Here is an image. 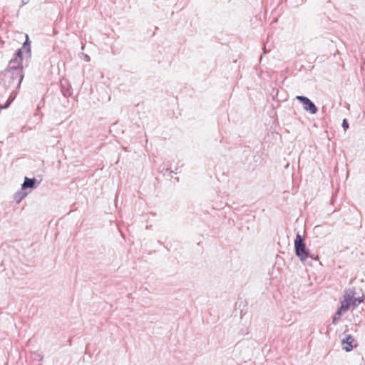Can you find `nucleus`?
<instances>
[{
  "label": "nucleus",
  "mask_w": 365,
  "mask_h": 365,
  "mask_svg": "<svg viewBox=\"0 0 365 365\" xmlns=\"http://www.w3.org/2000/svg\"><path fill=\"white\" fill-rule=\"evenodd\" d=\"M365 299V296L359 297H355V293L353 290H346L343 296V299L341 301V306L339 309L338 315L340 313L346 312L351 306L355 307L360 303L363 302Z\"/></svg>",
  "instance_id": "nucleus-1"
},
{
  "label": "nucleus",
  "mask_w": 365,
  "mask_h": 365,
  "mask_svg": "<svg viewBox=\"0 0 365 365\" xmlns=\"http://www.w3.org/2000/svg\"><path fill=\"white\" fill-rule=\"evenodd\" d=\"M24 78L23 68L18 66L9 68L4 74V79L9 83H17L19 86Z\"/></svg>",
  "instance_id": "nucleus-2"
},
{
  "label": "nucleus",
  "mask_w": 365,
  "mask_h": 365,
  "mask_svg": "<svg viewBox=\"0 0 365 365\" xmlns=\"http://www.w3.org/2000/svg\"><path fill=\"white\" fill-rule=\"evenodd\" d=\"M294 249L296 255L299 257L302 261H304L308 258L309 252L306 250L305 244L299 234H297L294 240Z\"/></svg>",
  "instance_id": "nucleus-3"
},
{
  "label": "nucleus",
  "mask_w": 365,
  "mask_h": 365,
  "mask_svg": "<svg viewBox=\"0 0 365 365\" xmlns=\"http://www.w3.org/2000/svg\"><path fill=\"white\" fill-rule=\"evenodd\" d=\"M296 98L303 104L305 110L309 111L312 114H315L317 112L316 106L307 97L297 96Z\"/></svg>",
  "instance_id": "nucleus-4"
},
{
  "label": "nucleus",
  "mask_w": 365,
  "mask_h": 365,
  "mask_svg": "<svg viewBox=\"0 0 365 365\" xmlns=\"http://www.w3.org/2000/svg\"><path fill=\"white\" fill-rule=\"evenodd\" d=\"M341 344L343 349H344L346 351H350L353 349L354 347L357 346L355 339L350 334L346 336V337L342 340Z\"/></svg>",
  "instance_id": "nucleus-5"
},
{
  "label": "nucleus",
  "mask_w": 365,
  "mask_h": 365,
  "mask_svg": "<svg viewBox=\"0 0 365 365\" xmlns=\"http://www.w3.org/2000/svg\"><path fill=\"white\" fill-rule=\"evenodd\" d=\"M34 183H35V180L34 179H31V178H25V180H24V182L22 185V188H26V187H33L34 185Z\"/></svg>",
  "instance_id": "nucleus-6"
},
{
  "label": "nucleus",
  "mask_w": 365,
  "mask_h": 365,
  "mask_svg": "<svg viewBox=\"0 0 365 365\" xmlns=\"http://www.w3.org/2000/svg\"><path fill=\"white\" fill-rule=\"evenodd\" d=\"M338 313H339V310L335 313L334 317L333 318L334 324H336V321L340 318L341 313H340L339 315H338Z\"/></svg>",
  "instance_id": "nucleus-7"
},
{
  "label": "nucleus",
  "mask_w": 365,
  "mask_h": 365,
  "mask_svg": "<svg viewBox=\"0 0 365 365\" xmlns=\"http://www.w3.org/2000/svg\"><path fill=\"white\" fill-rule=\"evenodd\" d=\"M342 125L345 130H346L349 128V124L346 119L343 120Z\"/></svg>",
  "instance_id": "nucleus-8"
},
{
  "label": "nucleus",
  "mask_w": 365,
  "mask_h": 365,
  "mask_svg": "<svg viewBox=\"0 0 365 365\" xmlns=\"http://www.w3.org/2000/svg\"><path fill=\"white\" fill-rule=\"evenodd\" d=\"M18 55L21 56V51L20 50L18 51Z\"/></svg>",
  "instance_id": "nucleus-9"
}]
</instances>
